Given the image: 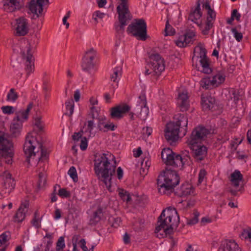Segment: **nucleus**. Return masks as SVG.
Masks as SVG:
<instances>
[{
	"instance_id": "1",
	"label": "nucleus",
	"mask_w": 251,
	"mask_h": 251,
	"mask_svg": "<svg viewBox=\"0 0 251 251\" xmlns=\"http://www.w3.org/2000/svg\"><path fill=\"white\" fill-rule=\"evenodd\" d=\"M116 165L115 157L109 153L96 155L94 170L96 174L101 177V181L107 188L113 187L112 179L115 174Z\"/></svg>"
},
{
	"instance_id": "2",
	"label": "nucleus",
	"mask_w": 251,
	"mask_h": 251,
	"mask_svg": "<svg viewBox=\"0 0 251 251\" xmlns=\"http://www.w3.org/2000/svg\"><path fill=\"white\" fill-rule=\"evenodd\" d=\"M179 223V217L175 208L169 207L164 209L158 218V226L155 232L157 233L162 229L166 235L173 233L174 228H176Z\"/></svg>"
},
{
	"instance_id": "3",
	"label": "nucleus",
	"mask_w": 251,
	"mask_h": 251,
	"mask_svg": "<svg viewBox=\"0 0 251 251\" xmlns=\"http://www.w3.org/2000/svg\"><path fill=\"white\" fill-rule=\"evenodd\" d=\"M209 133V129L202 126H198L194 129L188 140V144L193 151L194 157L198 161L203 160L207 154V149L204 146H197V144L204 140Z\"/></svg>"
},
{
	"instance_id": "4",
	"label": "nucleus",
	"mask_w": 251,
	"mask_h": 251,
	"mask_svg": "<svg viewBox=\"0 0 251 251\" xmlns=\"http://www.w3.org/2000/svg\"><path fill=\"white\" fill-rule=\"evenodd\" d=\"M176 122H171L166 126L165 137L168 142H176L179 136H184L187 132V118L184 114L176 115Z\"/></svg>"
},
{
	"instance_id": "5",
	"label": "nucleus",
	"mask_w": 251,
	"mask_h": 251,
	"mask_svg": "<svg viewBox=\"0 0 251 251\" xmlns=\"http://www.w3.org/2000/svg\"><path fill=\"white\" fill-rule=\"evenodd\" d=\"M180 181L178 174L167 167L157 179V185L161 188H174Z\"/></svg>"
},
{
	"instance_id": "6",
	"label": "nucleus",
	"mask_w": 251,
	"mask_h": 251,
	"mask_svg": "<svg viewBox=\"0 0 251 251\" xmlns=\"http://www.w3.org/2000/svg\"><path fill=\"white\" fill-rule=\"evenodd\" d=\"M161 158L167 166L174 168H182L186 163V159L174 152L170 148L164 149L161 152Z\"/></svg>"
},
{
	"instance_id": "7",
	"label": "nucleus",
	"mask_w": 251,
	"mask_h": 251,
	"mask_svg": "<svg viewBox=\"0 0 251 251\" xmlns=\"http://www.w3.org/2000/svg\"><path fill=\"white\" fill-rule=\"evenodd\" d=\"M127 32L140 40L145 41L147 37L146 23L143 19H136L127 28Z\"/></svg>"
},
{
	"instance_id": "8",
	"label": "nucleus",
	"mask_w": 251,
	"mask_h": 251,
	"mask_svg": "<svg viewBox=\"0 0 251 251\" xmlns=\"http://www.w3.org/2000/svg\"><path fill=\"white\" fill-rule=\"evenodd\" d=\"M116 9L118 14V20L120 25L116 27L118 31H124V26L127 25V21L131 19L129 10L128 0H119Z\"/></svg>"
},
{
	"instance_id": "9",
	"label": "nucleus",
	"mask_w": 251,
	"mask_h": 251,
	"mask_svg": "<svg viewBox=\"0 0 251 251\" xmlns=\"http://www.w3.org/2000/svg\"><path fill=\"white\" fill-rule=\"evenodd\" d=\"M39 43V39L37 35L33 37L32 39L28 42L27 49L26 52L23 51L21 52L23 58L25 60L26 75H29L31 73L34 71V59L32 53L31 52L32 48L36 47Z\"/></svg>"
},
{
	"instance_id": "10",
	"label": "nucleus",
	"mask_w": 251,
	"mask_h": 251,
	"mask_svg": "<svg viewBox=\"0 0 251 251\" xmlns=\"http://www.w3.org/2000/svg\"><path fill=\"white\" fill-rule=\"evenodd\" d=\"M151 62L148 67L152 70L150 71L149 69H146V75L153 74L154 75H159L165 69V65L163 59L158 53L151 54L149 56Z\"/></svg>"
},
{
	"instance_id": "11",
	"label": "nucleus",
	"mask_w": 251,
	"mask_h": 251,
	"mask_svg": "<svg viewBox=\"0 0 251 251\" xmlns=\"http://www.w3.org/2000/svg\"><path fill=\"white\" fill-rule=\"evenodd\" d=\"M12 148V142L7 139L3 132L0 131V156L11 157L13 156Z\"/></svg>"
},
{
	"instance_id": "12",
	"label": "nucleus",
	"mask_w": 251,
	"mask_h": 251,
	"mask_svg": "<svg viewBox=\"0 0 251 251\" xmlns=\"http://www.w3.org/2000/svg\"><path fill=\"white\" fill-rule=\"evenodd\" d=\"M195 50H199L198 57L200 58V62L202 68V72L205 74H209L212 72V69L210 67L209 59L206 55V50L201 43L196 47Z\"/></svg>"
},
{
	"instance_id": "13",
	"label": "nucleus",
	"mask_w": 251,
	"mask_h": 251,
	"mask_svg": "<svg viewBox=\"0 0 251 251\" xmlns=\"http://www.w3.org/2000/svg\"><path fill=\"white\" fill-rule=\"evenodd\" d=\"M225 77L221 74H217L212 77H205L200 81L201 87L205 89H211L218 87L225 81Z\"/></svg>"
},
{
	"instance_id": "14",
	"label": "nucleus",
	"mask_w": 251,
	"mask_h": 251,
	"mask_svg": "<svg viewBox=\"0 0 251 251\" xmlns=\"http://www.w3.org/2000/svg\"><path fill=\"white\" fill-rule=\"evenodd\" d=\"M34 141L35 139L33 137L27 135L26 137L24 145L23 150L26 155V160L28 163H29L30 158L32 156H35L36 153L38 152V150L37 151H34L36 148Z\"/></svg>"
},
{
	"instance_id": "15",
	"label": "nucleus",
	"mask_w": 251,
	"mask_h": 251,
	"mask_svg": "<svg viewBox=\"0 0 251 251\" xmlns=\"http://www.w3.org/2000/svg\"><path fill=\"white\" fill-rule=\"evenodd\" d=\"M96 51L93 48L90 49L85 52V54L82 59V68L84 71L89 72L94 68V63L93 60L96 57Z\"/></svg>"
},
{
	"instance_id": "16",
	"label": "nucleus",
	"mask_w": 251,
	"mask_h": 251,
	"mask_svg": "<svg viewBox=\"0 0 251 251\" xmlns=\"http://www.w3.org/2000/svg\"><path fill=\"white\" fill-rule=\"evenodd\" d=\"M130 106L126 104L117 105L111 108L110 116L112 118L120 119L130 110Z\"/></svg>"
},
{
	"instance_id": "17",
	"label": "nucleus",
	"mask_w": 251,
	"mask_h": 251,
	"mask_svg": "<svg viewBox=\"0 0 251 251\" xmlns=\"http://www.w3.org/2000/svg\"><path fill=\"white\" fill-rule=\"evenodd\" d=\"M29 201L25 200L21 202L17 212L14 216V221L15 222L20 223L24 220L29 208Z\"/></svg>"
},
{
	"instance_id": "18",
	"label": "nucleus",
	"mask_w": 251,
	"mask_h": 251,
	"mask_svg": "<svg viewBox=\"0 0 251 251\" xmlns=\"http://www.w3.org/2000/svg\"><path fill=\"white\" fill-rule=\"evenodd\" d=\"M177 104L182 112L187 111L189 107L188 92L186 90L179 92L177 97Z\"/></svg>"
},
{
	"instance_id": "19",
	"label": "nucleus",
	"mask_w": 251,
	"mask_h": 251,
	"mask_svg": "<svg viewBox=\"0 0 251 251\" xmlns=\"http://www.w3.org/2000/svg\"><path fill=\"white\" fill-rule=\"evenodd\" d=\"M17 27L15 35L19 36L25 35L28 31V23L27 19L20 17L16 20Z\"/></svg>"
},
{
	"instance_id": "20",
	"label": "nucleus",
	"mask_w": 251,
	"mask_h": 251,
	"mask_svg": "<svg viewBox=\"0 0 251 251\" xmlns=\"http://www.w3.org/2000/svg\"><path fill=\"white\" fill-rule=\"evenodd\" d=\"M195 35V33L194 31H188L183 35L179 37L176 41V44L178 47H185L188 44L193 42V39Z\"/></svg>"
},
{
	"instance_id": "21",
	"label": "nucleus",
	"mask_w": 251,
	"mask_h": 251,
	"mask_svg": "<svg viewBox=\"0 0 251 251\" xmlns=\"http://www.w3.org/2000/svg\"><path fill=\"white\" fill-rule=\"evenodd\" d=\"M218 251H241V250L234 240H226L222 242Z\"/></svg>"
},
{
	"instance_id": "22",
	"label": "nucleus",
	"mask_w": 251,
	"mask_h": 251,
	"mask_svg": "<svg viewBox=\"0 0 251 251\" xmlns=\"http://www.w3.org/2000/svg\"><path fill=\"white\" fill-rule=\"evenodd\" d=\"M33 106V102H30L28 104L26 109L21 110L16 112L15 113L16 117L13 119V120L16 121V122H21L22 124H23L24 121H25L27 120L29 112L32 108Z\"/></svg>"
},
{
	"instance_id": "23",
	"label": "nucleus",
	"mask_w": 251,
	"mask_h": 251,
	"mask_svg": "<svg viewBox=\"0 0 251 251\" xmlns=\"http://www.w3.org/2000/svg\"><path fill=\"white\" fill-rule=\"evenodd\" d=\"M104 209L100 205H99L97 210L94 212L93 215L90 217L89 225H96L101 219L103 215Z\"/></svg>"
},
{
	"instance_id": "24",
	"label": "nucleus",
	"mask_w": 251,
	"mask_h": 251,
	"mask_svg": "<svg viewBox=\"0 0 251 251\" xmlns=\"http://www.w3.org/2000/svg\"><path fill=\"white\" fill-rule=\"evenodd\" d=\"M90 119L86 121L82 127V129L84 133H87L88 137H90L92 134V131L95 127V124L94 123L95 115L93 111L90 114Z\"/></svg>"
},
{
	"instance_id": "25",
	"label": "nucleus",
	"mask_w": 251,
	"mask_h": 251,
	"mask_svg": "<svg viewBox=\"0 0 251 251\" xmlns=\"http://www.w3.org/2000/svg\"><path fill=\"white\" fill-rule=\"evenodd\" d=\"M215 100L211 96H202L201 105L204 110H210L215 104Z\"/></svg>"
},
{
	"instance_id": "26",
	"label": "nucleus",
	"mask_w": 251,
	"mask_h": 251,
	"mask_svg": "<svg viewBox=\"0 0 251 251\" xmlns=\"http://www.w3.org/2000/svg\"><path fill=\"white\" fill-rule=\"evenodd\" d=\"M23 124L21 122H16L12 121L10 126V135L12 137H17L21 134Z\"/></svg>"
},
{
	"instance_id": "27",
	"label": "nucleus",
	"mask_w": 251,
	"mask_h": 251,
	"mask_svg": "<svg viewBox=\"0 0 251 251\" xmlns=\"http://www.w3.org/2000/svg\"><path fill=\"white\" fill-rule=\"evenodd\" d=\"M201 16L202 12L201 11L200 3H199V1H198L195 9L189 14L188 19L199 25L198 21L201 17Z\"/></svg>"
},
{
	"instance_id": "28",
	"label": "nucleus",
	"mask_w": 251,
	"mask_h": 251,
	"mask_svg": "<svg viewBox=\"0 0 251 251\" xmlns=\"http://www.w3.org/2000/svg\"><path fill=\"white\" fill-rule=\"evenodd\" d=\"M3 4L4 10L7 12H12L18 10L22 6L19 1H15V2L12 3L3 1Z\"/></svg>"
},
{
	"instance_id": "29",
	"label": "nucleus",
	"mask_w": 251,
	"mask_h": 251,
	"mask_svg": "<svg viewBox=\"0 0 251 251\" xmlns=\"http://www.w3.org/2000/svg\"><path fill=\"white\" fill-rule=\"evenodd\" d=\"M175 195L182 198L187 197L189 195H193V189H173Z\"/></svg>"
},
{
	"instance_id": "30",
	"label": "nucleus",
	"mask_w": 251,
	"mask_h": 251,
	"mask_svg": "<svg viewBox=\"0 0 251 251\" xmlns=\"http://www.w3.org/2000/svg\"><path fill=\"white\" fill-rule=\"evenodd\" d=\"M243 179V175L238 170L235 171L231 175V181L236 187L239 186V182Z\"/></svg>"
},
{
	"instance_id": "31",
	"label": "nucleus",
	"mask_w": 251,
	"mask_h": 251,
	"mask_svg": "<svg viewBox=\"0 0 251 251\" xmlns=\"http://www.w3.org/2000/svg\"><path fill=\"white\" fill-rule=\"evenodd\" d=\"M66 112L65 114L71 117L74 112V101L71 98L65 102Z\"/></svg>"
},
{
	"instance_id": "32",
	"label": "nucleus",
	"mask_w": 251,
	"mask_h": 251,
	"mask_svg": "<svg viewBox=\"0 0 251 251\" xmlns=\"http://www.w3.org/2000/svg\"><path fill=\"white\" fill-rule=\"evenodd\" d=\"M228 95L229 96L228 100H233L235 103H236L240 99V95L239 91L234 89H231L229 90L228 92Z\"/></svg>"
},
{
	"instance_id": "33",
	"label": "nucleus",
	"mask_w": 251,
	"mask_h": 251,
	"mask_svg": "<svg viewBox=\"0 0 251 251\" xmlns=\"http://www.w3.org/2000/svg\"><path fill=\"white\" fill-rule=\"evenodd\" d=\"M18 94L16 92L15 89L14 88H11L7 93L6 100L14 102L18 100Z\"/></svg>"
},
{
	"instance_id": "34",
	"label": "nucleus",
	"mask_w": 251,
	"mask_h": 251,
	"mask_svg": "<svg viewBox=\"0 0 251 251\" xmlns=\"http://www.w3.org/2000/svg\"><path fill=\"white\" fill-rule=\"evenodd\" d=\"M46 177L47 174L45 173L41 172L39 174V180L37 182L38 188H43L47 186Z\"/></svg>"
},
{
	"instance_id": "35",
	"label": "nucleus",
	"mask_w": 251,
	"mask_h": 251,
	"mask_svg": "<svg viewBox=\"0 0 251 251\" xmlns=\"http://www.w3.org/2000/svg\"><path fill=\"white\" fill-rule=\"evenodd\" d=\"M139 109H141V110L139 113H137L138 116L141 120H145L147 118V117L149 114V108L147 106V105H146V106H142L141 107L137 108V110H139Z\"/></svg>"
},
{
	"instance_id": "36",
	"label": "nucleus",
	"mask_w": 251,
	"mask_h": 251,
	"mask_svg": "<svg viewBox=\"0 0 251 251\" xmlns=\"http://www.w3.org/2000/svg\"><path fill=\"white\" fill-rule=\"evenodd\" d=\"M119 195L122 200L126 201L127 202L131 200L129 193L126 191L125 189H119Z\"/></svg>"
},
{
	"instance_id": "37",
	"label": "nucleus",
	"mask_w": 251,
	"mask_h": 251,
	"mask_svg": "<svg viewBox=\"0 0 251 251\" xmlns=\"http://www.w3.org/2000/svg\"><path fill=\"white\" fill-rule=\"evenodd\" d=\"M108 222L112 227L117 228L120 226L121 220L119 217H110L108 219Z\"/></svg>"
},
{
	"instance_id": "38",
	"label": "nucleus",
	"mask_w": 251,
	"mask_h": 251,
	"mask_svg": "<svg viewBox=\"0 0 251 251\" xmlns=\"http://www.w3.org/2000/svg\"><path fill=\"white\" fill-rule=\"evenodd\" d=\"M122 68L121 67H117L114 69L113 73L111 75L110 78L113 82H117V79L122 75Z\"/></svg>"
},
{
	"instance_id": "39",
	"label": "nucleus",
	"mask_w": 251,
	"mask_h": 251,
	"mask_svg": "<svg viewBox=\"0 0 251 251\" xmlns=\"http://www.w3.org/2000/svg\"><path fill=\"white\" fill-rule=\"evenodd\" d=\"M193 217L190 219L187 220V224L188 225H194L197 224L199 221V216L200 213L197 210H194L193 212Z\"/></svg>"
},
{
	"instance_id": "40",
	"label": "nucleus",
	"mask_w": 251,
	"mask_h": 251,
	"mask_svg": "<svg viewBox=\"0 0 251 251\" xmlns=\"http://www.w3.org/2000/svg\"><path fill=\"white\" fill-rule=\"evenodd\" d=\"M176 33L175 29L169 24V21H167L166 23V26L164 29V35L172 36Z\"/></svg>"
},
{
	"instance_id": "41",
	"label": "nucleus",
	"mask_w": 251,
	"mask_h": 251,
	"mask_svg": "<svg viewBox=\"0 0 251 251\" xmlns=\"http://www.w3.org/2000/svg\"><path fill=\"white\" fill-rule=\"evenodd\" d=\"M101 124L99 123L98 124V127L100 130H102L103 132H106L109 130L114 131L116 128L117 126L114 125L113 123H110L109 124H106L104 125L103 128H101L100 126Z\"/></svg>"
},
{
	"instance_id": "42",
	"label": "nucleus",
	"mask_w": 251,
	"mask_h": 251,
	"mask_svg": "<svg viewBox=\"0 0 251 251\" xmlns=\"http://www.w3.org/2000/svg\"><path fill=\"white\" fill-rule=\"evenodd\" d=\"M65 247L64 238L62 236L60 237L56 243V250L57 251H62Z\"/></svg>"
},
{
	"instance_id": "43",
	"label": "nucleus",
	"mask_w": 251,
	"mask_h": 251,
	"mask_svg": "<svg viewBox=\"0 0 251 251\" xmlns=\"http://www.w3.org/2000/svg\"><path fill=\"white\" fill-rule=\"evenodd\" d=\"M10 238V233L9 231L3 232L0 235V243L1 244H5Z\"/></svg>"
},
{
	"instance_id": "44",
	"label": "nucleus",
	"mask_w": 251,
	"mask_h": 251,
	"mask_svg": "<svg viewBox=\"0 0 251 251\" xmlns=\"http://www.w3.org/2000/svg\"><path fill=\"white\" fill-rule=\"evenodd\" d=\"M58 195L61 198H69L71 196V193L67 189H59Z\"/></svg>"
},
{
	"instance_id": "45",
	"label": "nucleus",
	"mask_w": 251,
	"mask_h": 251,
	"mask_svg": "<svg viewBox=\"0 0 251 251\" xmlns=\"http://www.w3.org/2000/svg\"><path fill=\"white\" fill-rule=\"evenodd\" d=\"M4 186L5 188H14L15 187V182L14 180L11 178H6L4 180Z\"/></svg>"
},
{
	"instance_id": "46",
	"label": "nucleus",
	"mask_w": 251,
	"mask_h": 251,
	"mask_svg": "<svg viewBox=\"0 0 251 251\" xmlns=\"http://www.w3.org/2000/svg\"><path fill=\"white\" fill-rule=\"evenodd\" d=\"M138 103L140 107L147 105L146 97L144 93H142L138 97Z\"/></svg>"
},
{
	"instance_id": "47",
	"label": "nucleus",
	"mask_w": 251,
	"mask_h": 251,
	"mask_svg": "<svg viewBox=\"0 0 251 251\" xmlns=\"http://www.w3.org/2000/svg\"><path fill=\"white\" fill-rule=\"evenodd\" d=\"M68 174L70 175L71 177L74 180V181H77L78 177L76 171V169L75 167L72 166L69 171Z\"/></svg>"
},
{
	"instance_id": "48",
	"label": "nucleus",
	"mask_w": 251,
	"mask_h": 251,
	"mask_svg": "<svg viewBox=\"0 0 251 251\" xmlns=\"http://www.w3.org/2000/svg\"><path fill=\"white\" fill-rule=\"evenodd\" d=\"M215 12L213 10H212L210 11H207L206 22L209 23H213L212 21L215 20Z\"/></svg>"
},
{
	"instance_id": "49",
	"label": "nucleus",
	"mask_w": 251,
	"mask_h": 251,
	"mask_svg": "<svg viewBox=\"0 0 251 251\" xmlns=\"http://www.w3.org/2000/svg\"><path fill=\"white\" fill-rule=\"evenodd\" d=\"M243 238L251 242V228L244 230L242 233Z\"/></svg>"
},
{
	"instance_id": "50",
	"label": "nucleus",
	"mask_w": 251,
	"mask_h": 251,
	"mask_svg": "<svg viewBox=\"0 0 251 251\" xmlns=\"http://www.w3.org/2000/svg\"><path fill=\"white\" fill-rule=\"evenodd\" d=\"M3 113L11 114L14 113V108L12 106H3L1 107Z\"/></svg>"
},
{
	"instance_id": "51",
	"label": "nucleus",
	"mask_w": 251,
	"mask_h": 251,
	"mask_svg": "<svg viewBox=\"0 0 251 251\" xmlns=\"http://www.w3.org/2000/svg\"><path fill=\"white\" fill-rule=\"evenodd\" d=\"M232 32L234 34V37L238 42H240L243 38V35L241 32H239L236 28L231 29Z\"/></svg>"
},
{
	"instance_id": "52",
	"label": "nucleus",
	"mask_w": 251,
	"mask_h": 251,
	"mask_svg": "<svg viewBox=\"0 0 251 251\" xmlns=\"http://www.w3.org/2000/svg\"><path fill=\"white\" fill-rule=\"evenodd\" d=\"M226 193H229L233 196H238L239 194L244 193V189H228Z\"/></svg>"
},
{
	"instance_id": "53",
	"label": "nucleus",
	"mask_w": 251,
	"mask_h": 251,
	"mask_svg": "<svg viewBox=\"0 0 251 251\" xmlns=\"http://www.w3.org/2000/svg\"><path fill=\"white\" fill-rule=\"evenodd\" d=\"M39 148L41 150V156L40 157L39 160L45 159L47 157V150L44 149L43 145L41 144H39Z\"/></svg>"
},
{
	"instance_id": "54",
	"label": "nucleus",
	"mask_w": 251,
	"mask_h": 251,
	"mask_svg": "<svg viewBox=\"0 0 251 251\" xmlns=\"http://www.w3.org/2000/svg\"><path fill=\"white\" fill-rule=\"evenodd\" d=\"M206 174V172L205 170L202 169L201 170L199 174V180L198 182V185L200 184L201 183V182L203 181L204 178Z\"/></svg>"
},
{
	"instance_id": "55",
	"label": "nucleus",
	"mask_w": 251,
	"mask_h": 251,
	"mask_svg": "<svg viewBox=\"0 0 251 251\" xmlns=\"http://www.w3.org/2000/svg\"><path fill=\"white\" fill-rule=\"evenodd\" d=\"M35 125L38 127L40 131H42L44 128V125L42 124L40 118H37L35 120Z\"/></svg>"
},
{
	"instance_id": "56",
	"label": "nucleus",
	"mask_w": 251,
	"mask_h": 251,
	"mask_svg": "<svg viewBox=\"0 0 251 251\" xmlns=\"http://www.w3.org/2000/svg\"><path fill=\"white\" fill-rule=\"evenodd\" d=\"M87 140L86 137L82 138L80 145V148L81 150L85 151L87 148Z\"/></svg>"
},
{
	"instance_id": "57",
	"label": "nucleus",
	"mask_w": 251,
	"mask_h": 251,
	"mask_svg": "<svg viewBox=\"0 0 251 251\" xmlns=\"http://www.w3.org/2000/svg\"><path fill=\"white\" fill-rule=\"evenodd\" d=\"M84 133L83 130L81 129L79 132H75L74 135L72 136V138L74 141H78L79 138H81L82 137V134Z\"/></svg>"
},
{
	"instance_id": "58",
	"label": "nucleus",
	"mask_w": 251,
	"mask_h": 251,
	"mask_svg": "<svg viewBox=\"0 0 251 251\" xmlns=\"http://www.w3.org/2000/svg\"><path fill=\"white\" fill-rule=\"evenodd\" d=\"M212 26H213V23H208L206 22L204 29H203L202 30V34L203 35L208 34L209 30L212 27Z\"/></svg>"
},
{
	"instance_id": "59",
	"label": "nucleus",
	"mask_w": 251,
	"mask_h": 251,
	"mask_svg": "<svg viewBox=\"0 0 251 251\" xmlns=\"http://www.w3.org/2000/svg\"><path fill=\"white\" fill-rule=\"evenodd\" d=\"M142 133L144 135L150 136L152 133V128L150 127L146 126L143 127Z\"/></svg>"
},
{
	"instance_id": "60",
	"label": "nucleus",
	"mask_w": 251,
	"mask_h": 251,
	"mask_svg": "<svg viewBox=\"0 0 251 251\" xmlns=\"http://www.w3.org/2000/svg\"><path fill=\"white\" fill-rule=\"evenodd\" d=\"M231 16L232 20H234V18H235L237 21H239L241 14L238 12L237 9H235L232 12Z\"/></svg>"
},
{
	"instance_id": "61",
	"label": "nucleus",
	"mask_w": 251,
	"mask_h": 251,
	"mask_svg": "<svg viewBox=\"0 0 251 251\" xmlns=\"http://www.w3.org/2000/svg\"><path fill=\"white\" fill-rule=\"evenodd\" d=\"M37 214V211H36L34 213V218L32 220V224L33 226H35L38 228L40 227V225L39 223L38 219L36 218Z\"/></svg>"
},
{
	"instance_id": "62",
	"label": "nucleus",
	"mask_w": 251,
	"mask_h": 251,
	"mask_svg": "<svg viewBox=\"0 0 251 251\" xmlns=\"http://www.w3.org/2000/svg\"><path fill=\"white\" fill-rule=\"evenodd\" d=\"M80 247L83 251H88V248L86 246V241L84 239H81L79 241Z\"/></svg>"
},
{
	"instance_id": "63",
	"label": "nucleus",
	"mask_w": 251,
	"mask_h": 251,
	"mask_svg": "<svg viewBox=\"0 0 251 251\" xmlns=\"http://www.w3.org/2000/svg\"><path fill=\"white\" fill-rule=\"evenodd\" d=\"M123 240L125 244H129L130 242V238L129 235L127 233H126L124 235Z\"/></svg>"
},
{
	"instance_id": "64",
	"label": "nucleus",
	"mask_w": 251,
	"mask_h": 251,
	"mask_svg": "<svg viewBox=\"0 0 251 251\" xmlns=\"http://www.w3.org/2000/svg\"><path fill=\"white\" fill-rule=\"evenodd\" d=\"M117 176L119 179H121L123 176V171L121 167H119L117 170Z\"/></svg>"
}]
</instances>
